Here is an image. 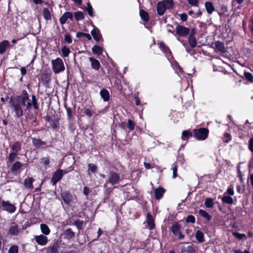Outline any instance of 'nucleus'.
Listing matches in <instances>:
<instances>
[{"label":"nucleus","instance_id":"f257e3e1","mask_svg":"<svg viewBox=\"0 0 253 253\" xmlns=\"http://www.w3.org/2000/svg\"><path fill=\"white\" fill-rule=\"evenodd\" d=\"M31 98V100L27 90L23 89L20 95L10 98L9 104L14 112V117L20 118L23 116L24 112L22 107H25V110L27 111L31 110L32 107L36 111L39 109V105L36 96L35 95H32Z\"/></svg>","mask_w":253,"mask_h":253},{"label":"nucleus","instance_id":"f03ea898","mask_svg":"<svg viewBox=\"0 0 253 253\" xmlns=\"http://www.w3.org/2000/svg\"><path fill=\"white\" fill-rule=\"evenodd\" d=\"M120 180H121L120 174L113 170H110L108 173V178L105 180L104 187H105L108 183L112 185L117 184Z\"/></svg>","mask_w":253,"mask_h":253},{"label":"nucleus","instance_id":"7ed1b4c3","mask_svg":"<svg viewBox=\"0 0 253 253\" xmlns=\"http://www.w3.org/2000/svg\"><path fill=\"white\" fill-rule=\"evenodd\" d=\"M38 112L37 111L28 110L25 113L26 121L31 126H36L37 125V117Z\"/></svg>","mask_w":253,"mask_h":253},{"label":"nucleus","instance_id":"20e7f679","mask_svg":"<svg viewBox=\"0 0 253 253\" xmlns=\"http://www.w3.org/2000/svg\"><path fill=\"white\" fill-rule=\"evenodd\" d=\"M209 130L207 128L201 127L193 130V136L198 140H205L208 136Z\"/></svg>","mask_w":253,"mask_h":253},{"label":"nucleus","instance_id":"39448f33","mask_svg":"<svg viewBox=\"0 0 253 253\" xmlns=\"http://www.w3.org/2000/svg\"><path fill=\"white\" fill-rule=\"evenodd\" d=\"M52 68L55 74H59L65 70V66L62 59L59 57L52 61Z\"/></svg>","mask_w":253,"mask_h":253},{"label":"nucleus","instance_id":"423d86ee","mask_svg":"<svg viewBox=\"0 0 253 253\" xmlns=\"http://www.w3.org/2000/svg\"><path fill=\"white\" fill-rule=\"evenodd\" d=\"M31 139L33 145L37 149H42L45 150L51 147V143L48 145L46 141H43L40 138L33 137Z\"/></svg>","mask_w":253,"mask_h":253},{"label":"nucleus","instance_id":"0eeeda50","mask_svg":"<svg viewBox=\"0 0 253 253\" xmlns=\"http://www.w3.org/2000/svg\"><path fill=\"white\" fill-rule=\"evenodd\" d=\"M181 226L176 222L174 223L171 227H169V230L175 236H177L179 240L183 239L184 238V235L182 234L180 231Z\"/></svg>","mask_w":253,"mask_h":253},{"label":"nucleus","instance_id":"6e6552de","mask_svg":"<svg viewBox=\"0 0 253 253\" xmlns=\"http://www.w3.org/2000/svg\"><path fill=\"white\" fill-rule=\"evenodd\" d=\"M190 33V29L182 25L177 24L175 29V35L186 38Z\"/></svg>","mask_w":253,"mask_h":253},{"label":"nucleus","instance_id":"1a4fd4ad","mask_svg":"<svg viewBox=\"0 0 253 253\" xmlns=\"http://www.w3.org/2000/svg\"><path fill=\"white\" fill-rule=\"evenodd\" d=\"M51 73L44 71L41 75V81L42 85L46 88L49 87L51 82Z\"/></svg>","mask_w":253,"mask_h":253},{"label":"nucleus","instance_id":"9d476101","mask_svg":"<svg viewBox=\"0 0 253 253\" xmlns=\"http://www.w3.org/2000/svg\"><path fill=\"white\" fill-rule=\"evenodd\" d=\"M0 208L3 211H5L9 213H13L16 210V207L10 203L8 201L2 200L0 201Z\"/></svg>","mask_w":253,"mask_h":253},{"label":"nucleus","instance_id":"9b49d317","mask_svg":"<svg viewBox=\"0 0 253 253\" xmlns=\"http://www.w3.org/2000/svg\"><path fill=\"white\" fill-rule=\"evenodd\" d=\"M60 249V241L58 239L54 240L46 248L47 253H59Z\"/></svg>","mask_w":253,"mask_h":253},{"label":"nucleus","instance_id":"f8f14e48","mask_svg":"<svg viewBox=\"0 0 253 253\" xmlns=\"http://www.w3.org/2000/svg\"><path fill=\"white\" fill-rule=\"evenodd\" d=\"M63 170L58 169L53 173L51 178L50 183L53 186H56L57 183L59 182L63 177Z\"/></svg>","mask_w":253,"mask_h":253},{"label":"nucleus","instance_id":"ddd939ff","mask_svg":"<svg viewBox=\"0 0 253 253\" xmlns=\"http://www.w3.org/2000/svg\"><path fill=\"white\" fill-rule=\"evenodd\" d=\"M60 195L64 202L68 205L74 201L73 196L69 191H61Z\"/></svg>","mask_w":253,"mask_h":253},{"label":"nucleus","instance_id":"4468645a","mask_svg":"<svg viewBox=\"0 0 253 253\" xmlns=\"http://www.w3.org/2000/svg\"><path fill=\"white\" fill-rule=\"evenodd\" d=\"M136 125L135 123L130 119L128 120V122L126 123L125 122H121L118 124V126L124 130H126L128 128L129 131L134 130Z\"/></svg>","mask_w":253,"mask_h":253},{"label":"nucleus","instance_id":"2eb2a0df","mask_svg":"<svg viewBox=\"0 0 253 253\" xmlns=\"http://www.w3.org/2000/svg\"><path fill=\"white\" fill-rule=\"evenodd\" d=\"M146 227L150 230H153L155 228V219L150 212H148L146 215Z\"/></svg>","mask_w":253,"mask_h":253},{"label":"nucleus","instance_id":"dca6fc26","mask_svg":"<svg viewBox=\"0 0 253 253\" xmlns=\"http://www.w3.org/2000/svg\"><path fill=\"white\" fill-rule=\"evenodd\" d=\"M34 239L36 243L41 246H45L48 242V238L43 234L36 235L34 236Z\"/></svg>","mask_w":253,"mask_h":253},{"label":"nucleus","instance_id":"f3484780","mask_svg":"<svg viewBox=\"0 0 253 253\" xmlns=\"http://www.w3.org/2000/svg\"><path fill=\"white\" fill-rule=\"evenodd\" d=\"M45 119L46 121L50 123V125L53 129L55 130L57 128L59 125V120L58 118L52 119L50 115H46Z\"/></svg>","mask_w":253,"mask_h":253},{"label":"nucleus","instance_id":"a211bd4d","mask_svg":"<svg viewBox=\"0 0 253 253\" xmlns=\"http://www.w3.org/2000/svg\"><path fill=\"white\" fill-rule=\"evenodd\" d=\"M61 236L64 239L69 241L75 236V233L71 228H69L64 230Z\"/></svg>","mask_w":253,"mask_h":253},{"label":"nucleus","instance_id":"6ab92c4d","mask_svg":"<svg viewBox=\"0 0 253 253\" xmlns=\"http://www.w3.org/2000/svg\"><path fill=\"white\" fill-rule=\"evenodd\" d=\"M69 19L70 20H73V16L71 12L67 11L60 17L59 18V22L61 25L64 24L67 20Z\"/></svg>","mask_w":253,"mask_h":253},{"label":"nucleus","instance_id":"aec40b11","mask_svg":"<svg viewBox=\"0 0 253 253\" xmlns=\"http://www.w3.org/2000/svg\"><path fill=\"white\" fill-rule=\"evenodd\" d=\"M91 34L93 38L96 42H99L101 40L103 41V38L98 28L94 27L93 30L91 31Z\"/></svg>","mask_w":253,"mask_h":253},{"label":"nucleus","instance_id":"412c9836","mask_svg":"<svg viewBox=\"0 0 253 253\" xmlns=\"http://www.w3.org/2000/svg\"><path fill=\"white\" fill-rule=\"evenodd\" d=\"M23 167V164L19 161L15 162L11 167L10 170L11 172L15 174L20 173V169Z\"/></svg>","mask_w":253,"mask_h":253},{"label":"nucleus","instance_id":"4be33fe9","mask_svg":"<svg viewBox=\"0 0 253 253\" xmlns=\"http://www.w3.org/2000/svg\"><path fill=\"white\" fill-rule=\"evenodd\" d=\"M159 48L164 52V54L167 56H172V52L170 50L169 48L167 46L165 42H161L158 43Z\"/></svg>","mask_w":253,"mask_h":253},{"label":"nucleus","instance_id":"5701e85b","mask_svg":"<svg viewBox=\"0 0 253 253\" xmlns=\"http://www.w3.org/2000/svg\"><path fill=\"white\" fill-rule=\"evenodd\" d=\"M88 60L90 62L91 67L92 69L95 71H98L99 70L101 65L99 61L97 59L92 57H88Z\"/></svg>","mask_w":253,"mask_h":253},{"label":"nucleus","instance_id":"b1692460","mask_svg":"<svg viewBox=\"0 0 253 253\" xmlns=\"http://www.w3.org/2000/svg\"><path fill=\"white\" fill-rule=\"evenodd\" d=\"M165 192L166 190L162 187H159L156 188L154 191V195L156 200H159L162 199Z\"/></svg>","mask_w":253,"mask_h":253},{"label":"nucleus","instance_id":"393cba45","mask_svg":"<svg viewBox=\"0 0 253 253\" xmlns=\"http://www.w3.org/2000/svg\"><path fill=\"white\" fill-rule=\"evenodd\" d=\"M163 2L159 1L157 5V12L159 16H162L165 13L167 8L164 4Z\"/></svg>","mask_w":253,"mask_h":253},{"label":"nucleus","instance_id":"a878e982","mask_svg":"<svg viewBox=\"0 0 253 253\" xmlns=\"http://www.w3.org/2000/svg\"><path fill=\"white\" fill-rule=\"evenodd\" d=\"M215 50L216 52H219L221 53H224L226 52L223 42L220 41H216L214 43Z\"/></svg>","mask_w":253,"mask_h":253},{"label":"nucleus","instance_id":"bb28decb","mask_svg":"<svg viewBox=\"0 0 253 253\" xmlns=\"http://www.w3.org/2000/svg\"><path fill=\"white\" fill-rule=\"evenodd\" d=\"M11 44L7 40H3L0 42V54H2L4 53L6 48L11 47Z\"/></svg>","mask_w":253,"mask_h":253},{"label":"nucleus","instance_id":"cd10ccee","mask_svg":"<svg viewBox=\"0 0 253 253\" xmlns=\"http://www.w3.org/2000/svg\"><path fill=\"white\" fill-rule=\"evenodd\" d=\"M221 198L222 203L223 204L232 205L233 203V199L231 196L223 194V196L221 197V196L218 197V199Z\"/></svg>","mask_w":253,"mask_h":253},{"label":"nucleus","instance_id":"c85d7f7f","mask_svg":"<svg viewBox=\"0 0 253 253\" xmlns=\"http://www.w3.org/2000/svg\"><path fill=\"white\" fill-rule=\"evenodd\" d=\"M84 116H86L88 118H90L93 116L94 112L93 111L92 107L90 105H86L82 110Z\"/></svg>","mask_w":253,"mask_h":253},{"label":"nucleus","instance_id":"c756f323","mask_svg":"<svg viewBox=\"0 0 253 253\" xmlns=\"http://www.w3.org/2000/svg\"><path fill=\"white\" fill-rule=\"evenodd\" d=\"M20 231V229L18 228V225H15L9 227L8 231V234L11 236L17 235Z\"/></svg>","mask_w":253,"mask_h":253},{"label":"nucleus","instance_id":"7c9ffc66","mask_svg":"<svg viewBox=\"0 0 253 253\" xmlns=\"http://www.w3.org/2000/svg\"><path fill=\"white\" fill-rule=\"evenodd\" d=\"M100 96L105 102L108 101L110 99V93L105 88H103L100 92Z\"/></svg>","mask_w":253,"mask_h":253},{"label":"nucleus","instance_id":"2f4dec72","mask_svg":"<svg viewBox=\"0 0 253 253\" xmlns=\"http://www.w3.org/2000/svg\"><path fill=\"white\" fill-rule=\"evenodd\" d=\"M205 6L207 12L209 14H211L212 12L215 10V7L213 6L212 2L210 1L206 2Z\"/></svg>","mask_w":253,"mask_h":253},{"label":"nucleus","instance_id":"473e14b6","mask_svg":"<svg viewBox=\"0 0 253 253\" xmlns=\"http://www.w3.org/2000/svg\"><path fill=\"white\" fill-rule=\"evenodd\" d=\"M34 179L32 177H29L24 180V186L26 188L32 189L33 188V183Z\"/></svg>","mask_w":253,"mask_h":253},{"label":"nucleus","instance_id":"72a5a7b5","mask_svg":"<svg viewBox=\"0 0 253 253\" xmlns=\"http://www.w3.org/2000/svg\"><path fill=\"white\" fill-rule=\"evenodd\" d=\"M42 15L44 19L46 20H51V15L50 11L49 9L46 7H44L42 10Z\"/></svg>","mask_w":253,"mask_h":253},{"label":"nucleus","instance_id":"f704fd0d","mask_svg":"<svg viewBox=\"0 0 253 253\" xmlns=\"http://www.w3.org/2000/svg\"><path fill=\"white\" fill-rule=\"evenodd\" d=\"M199 214L207 221L211 220L212 217V215L209 214L208 212L202 209L199 211Z\"/></svg>","mask_w":253,"mask_h":253},{"label":"nucleus","instance_id":"c9c22d12","mask_svg":"<svg viewBox=\"0 0 253 253\" xmlns=\"http://www.w3.org/2000/svg\"><path fill=\"white\" fill-rule=\"evenodd\" d=\"M195 237H196V239H197V240L199 243H203L205 241L204 234L203 232L200 230H197L196 235H195Z\"/></svg>","mask_w":253,"mask_h":253},{"label":"nucleus","instance_id":"e433bc0d","mask_svg":"<svg viewBox=\"0 0 253 253\" xmlns=\"http://www.w3.org/2000/svg\"><path fill=\"white\" fill-rule=\"evenodd\" d=\"M188 41L189 46L192 48H195L197 46V42L195 37L192 36V35H189Z\"/></svg>","mask_w":253,"mask_h":253},{"label":"nucleus","instance_id":"4c0bfd02","mask_svg":"<svg viewBox=\"0 0 253 253\" xmlns=\"http://www.w3.org/2000/svg\"><path fill=\"white\" fill-rule=\"evenodd\" d=\"M92 51L94 54L101 55L103 53V48L98 45H95L92 48Z\"/></svg>","mask_w":253,"mask_h":253},{"label":"nucleus","instance_id":"58836bf2","mask_svg":"<svg viewBox=\"0 0 253 253\" xmlns=\"http://www.w3.org/2000/svg\"><path fill=\"white\" fill-rule=\"evenodd\" d=\"M140 16L142 20L145 22H148L149 20V15L148 13L143 9H140L139 11Z\"/></svg>","mask_w":253,"mask_h":253},{"label":"nucleus","instance_id":"ea45409f","mask_svg":"<svg viewBox=\"0 0 253 253\" xmlns=\"http://www.w3.org/2000/svg\"><path fill=\"white\" fill-rule=\"evenodd\" d=\"M40 228L42 233L45 235H48L50 233V230L48 226L44 223L40 225Z\"/></svg>","mask_w":253,"mask_h":253},{"label":"nucleus","instance_id":"a19ab883","mask_svg":"<svg viewBox=\"0 0 253 253\" xmlns=\"http://www.w3.org/2000/svg\"><path fill=\"white\" fill-rule=\"evenodd\" d=\"M13 152L18 153L21 150V143L20 141H15L11 146Z\"/></svg>","mask_w":253,"mask_h":253},{"label":"nucleus","instance_id":"79ce46f5","mask_svg":"<svg viewBox=\"0 0 253 253\" xmlns=\"http://www.w3.org/2000/svg\"><path fill=\"white\" fill-rule=\"evenodd\" d=\"M193 136V132H192L189 130H185L182 132L181 137L183 140H186Z\"/></svg>","mask_w":253,"mask_h":253},{"label":"nucleus","instance_id":"37998d69","mask_svg":"<svg viewBox=\"0 0 253 253\" xmlns=\"http://www.w3.org/2000/svg\"><path fill=\"white\" fill-rule=\"evenodd\" d=\"M74 16L75 20L77 21L82 20L84 19V13L81 11H76L74 13Z\"/></svg>","mask_w":253,"mask_h":253},{"label":"nucleus","instance_id":"c03bdc74","mask_svg":"<svg viewBox=\"0 0 253 253\" xmlns=\"http://www.w3.org/2000/svg\"><path fill=\"white\" fill-rule=\"evenodd\" d=\"M161 1L164 2V4H165L168 9H172L174 7V3L173 0H163Z\"/></svg>","mask_w":253,"mask_h":253},{"label":"nucleus","instance_id":"a18cd8bd","mask_svg":"<svg viewBox=\"0 0 253 253\" xmlns=\"http://www.w3.org/2000/svg\"><path fill=\"white\" fill-rule=\"evenodd\" d=\"M214 205L213 199L208 198L205 200V206L208 208H212Z\"/></svg>","mask_w":253,"mask_h":253},{"label":"nucleus","instance_id":"49530a36","mask_svg":"<svg viewBox=\"0 0 253 253\" xmlns=\"http://www.w3.org/2000/svg\"><path fill=\"white\" fill-rule=\"evenodd\" d=\"M181 253H195V250L193 246H188L181 250Z\"/></svg>","mask_w":253,"mask_h":253},{"label":"nucleus","instance_id":"de8ad7c7","mask_svg":"<svg viewBox=\"0 0 253 253\" xmlns=\"http://www.w3.org/2000/svg\"><path fill=\"white\" fill-rule=\"evenodd\" d=\"M62 56L63 57H67L69 56L71 52L70 49L65 45H64L61 48Z\"/></svg>","mask_w":253,"mask_h":253},{"label":"nucleus","instance_id":"09e8293b","mask_svg":"<svg viewBox=\"0 0 253 253\" xmlns=\"http://www.w3.org/2000/svg\"><path fill=\"white\" fill-rule=\"evenodd\" d=\"M88 174H90V173H95L97 171V167L93 164H89L88 165Z\"/></svg>","mask_w":253,"mask_h":253},{"label":"nucleus","instance_id":"8fccbe9b","mask_svg":"<svg viewBox=\"0 0 253 253\" xmlns=\"http://www.w3.org/2000/svg\"><path fill=\"white\" fill-rule=\"evenodd\" d=\"M84 10H86L87 12L88 15L90 16H91V17L94 16L93 8L89 2H87V6L84 8Z\"/></svg>","mask_w":253,"mask_h":253},{"label":"nucleus","instance_id":"3c124183","mask_svg":"<svg viewBox=\"0 0 253 253\" xmlns=\"http://www.w3.org/2000/svg\"><path fill=\"white\" fill-rule=\"evenodd\" d=\"M84 224V221L83 220L77 219L76 221H75L73 225H75L79 230H81L83 228Z\"/></svg>","mask_w":253,"mask_h":253},{"label":"nucleus","instance_id":"603ef678","mask_svg":"<svg viewBox=\"0 0 253 253\" xmlns=\"http://www.w3.org/2000/svg\"><path fill=\"white\" fill-rule=\"evenodd\" d=\"M65 108L67 111V119L69 121H71L73 119V112L72 109L70 107L65 106Z\"/></svg>","mask_w":253,"mask_h":253},{"label":"nucleus","instance_id":"864d4df0","mask_svg":"<svg viewBox=\"0 0 253 253\" xmlns=\"http://www.w3.org/2000/svg\"><path fill=\"white\" fill-rule=\"evenodd\" d=\"M40 163L44 167H46L50 163L49 157L42 158L40 160Z\"/></svg>","mask_w":253,"mask_h":253},{"label":"nucleus","instance_id":"5fc2aeb1","mask_svg":"<svg viewBox=\"0 0 253 253\" xmlns=\"http://www.w3.org/2000/svg\"><path fill=\"white\" fill-rule=\"evenodd\" d=\"M17 156V153L13 152L10 153L8 157V162H9L10 163H12V162H13L15 159H16Z\"/></svg>","mask_w":253,"mask_h":253},{"label":"nucleus","instance_id":"6e6d98bb","mask_svg":"<svg viewBox=\"0 0 253 253\" xmlns=\"http://www.w3.org/2000/svg\"><path fill=\"white\" fill-rule=\"evenodd\" d=\"M64 41L68 44H71L72 43V38L69 33H65L64 35Z\"/></svg>","mask_w":253,"mask_h":253},{"label":"nucleus","instance_id":"4d7b16f0","mask_svg":"<svg viewBox=\"0 0 253 253\" xmlns=\"http://www.w3.org/2000/svg\"><path fill=\"white\" fill-rule=\"evenodd\" d=\"M18 246L14 245L9 248L8 253H18Z\"/></svg>","mask_w":253,"mask_h":253},{"label":"nucleus","instance_id":"13d9d810","mask_svg":"<svg viewBox=\"0 0 253 253\" xmlns=\"http://www.w3.org/2000/svg\"><path fill=\"white\" fill-rule=\"evenodd\" d=\"M244 75L247 80L250 82H253V76L251 73L245 72Z\"/></svg>","mask_w":253,"mask_h":253},{"label":"nucleus","instance_id":"bf43d9fd","mask_svg":"<svg viewBox=\"0 0 253 253\" xmlns=\"http://www.w3.org/2000/svg\"><path fill=\"white\" fill-rule=\"evenodd\" d=\"M248 149L252 153V159H253V137H251L249 140Z\"/></svg>","mask_w":253,"mask_h":253},{"label":"nucleus","instance_id":"052dcab7","mask_svg":"<svg viewBox=\"0 0 253 253\" xmlns=\"http://www.w3.org/2000/svg\"><path fill=\"white\" fill-rule=\"evenodd\" d=\"M195 217L193 215H189L185 218V222L186 223H194L195 222Z\"/></svg>","mask_w":253,"mask_h":253},{"label":"nucleus","instance_id":"680f3d73","mask_svg":"<svg viewBox=\"0 0 253 253\" xmlns=\"http://www.w3.org/2000/svg\"><path fill=\"white\" fill-rule=\"evenodd\" d=\"M224 194L231 196H233L234 194V191L233 189V187L232 186L229 187L226 191L224 193Z\"/></svg>","mask_w":253,"mask_h":253},{"label":"nucleus","instance_id":"e2e57ef3","mask_svg":"<svg viewBox=\"0 0 253 253\" xmlns=\"http://www.w3.org/2000/svg\"><path fill=\"white\" fill-rule=\"evenodd\" d=\"M233 235L239 240H242L243 238L246 237V234H241L237 232H233Z\"/></svg>","mask_w":253,"mask_h":253},{"label":"nucleus","instance_id":"0e129e2a","mask_svg":"<svg viewBox=\"0 0 253 253\" xmlns=\"http://www.w3.org/2000/svg\"><path fill=\"white\" fill-rule=\"evenodd\" d=\"M177 169L178 166L176 164L174 163L172 167V177L175 178L177 176Z\"/></svg>","mask_w":253,"mask_h":253},{"label":"nucleus","instance_id":"69168bd1","mask_svg":"<svg viewBox=\"0 0 253 253\" xmlns=\"http://www.w3.org/2000/svg\"><path fill=\"white\" fill-rule=\"evenodd\" d=\"M166 26H167V31L169 33H171L173 35H175V31H174L173 30V27L172 25L168 24Z\"/></svg>","mask_w":253,"mask_h":253},{"label":"nucleus","instance_id":"338daca9","mask_svg":"<svg viewBox=\"0 0 253 253\" xmlns=\"http://www.w3.org/2000/svg\"><path fill=\"white\" fill-rule=\"evenodd\" d=\"M188 3L189 4L193 6H198L199 5V0H188Z\"/></svg>","mask_w":253,"mask_h":253},{"label":"nucleus","instance_id":"774afa93","mask_svg":"<svg viewBox=\"0 0 253 253\" xmlns=\"http://www.w3.org/2000/svg\"><path fill=\"white\" fill-rule=\"evenodd\" d=\"M224 136L225 138L224 142L225 143H228L232 139V136L229 133L225 132L224 133Z\"/></svg>","mask_w":253,"mask_h":253}]
</instances>
